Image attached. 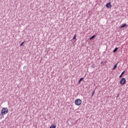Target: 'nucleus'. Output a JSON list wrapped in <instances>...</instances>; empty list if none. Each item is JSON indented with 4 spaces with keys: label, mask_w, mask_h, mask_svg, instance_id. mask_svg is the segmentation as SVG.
Segmentation results:
<instances>
[{
    "label": "nucleus",
    "mask_w": 128,
    "mask_h": 128,
    "mask_svg": "<svg viewBox=\"0 0 128 128\" xmlns=\"http://www.w3.org/2000/svg\"><path fill=\"white\" fill-rule=\"evenodd\" d=\"M8 112V108H3L1 110L0 114L2 116H6Z\"/></svg>",
    "instance_id": "obj_1"
},
{
    "label": "nucleus",
    "mask_w": 128,
    "mask_h": 128,
    "mask_svg": "<svg viewBox=\"0 0 128 128\" xmlns=\"http://www.w3.org/2000/svg\"><path fill=\"white\" fill-rule=\"evenodd\" d=\"M74 102L76 106H80L82 104V100L80 98L76 99L75 100Z\"/></svg>",
    "instance_id": "obj_2"
},
{
    "label": "nucleus",
    "mask_w": 128,
    "mask_h": 128,
    "mask_svg": "<svg viewBox=\"0 0 128 128\" xmlns=\"http://www.w3.org/2000/svg\"><path fill=\"white\" fill-rule=\"evenodd\" d=\"M126 80L125 78H122V80L120 81V84H126Z\"/></svg>",
    "instance_id": "obj_3"
},
{
    "label": "nucleus",
    "mask_w": 128,
    "mask_h": 128,
    "mask_svg": "<svg viewBox=\"0 0 128 128\" xmlns=\"http://www.w3.org/2000/svg\"><path fill=\"white\" fill-rule=\"evenodd\" d=\"M106 8H112V4H110V2H109L106 4Z\"/></svg>",
    "instance_id": "obj_4"
},
{
    "label": "nucleus",
    "mask_w": 128,
    "mask_h": 128,
    "mask_svg": "<svg viewBox=\"0 0 128 128\" xmlns=\"http://www.w3.org/2000/svg\"><path fill=\"white\" fill-rule=\"evenodd\" d=\"M126 26H128V24H124L123 25L120 26V28H126Z\"/></svg>",
    "instance_id": "obj_5"
},
{
    "label": "nucleus",
    "mask_w": 128,
    "mask_h": 128,
    "mask_svg": "<svg viewBox=\"0 0 128 128\" xmlns=\"http://www.w3.org/2000/svg\"><path fill=\"white\" fill-rule=\"evenodd\" d=\"M124 72H126L124 71L121 74L120 76V78H122V76H124Z\"/></svg>",
    "instance_id": "obj_6"
},
{
    "label": "nucleus",
    "mask_w": 128,
    "mask_h": 128,
    "mask_svg": "<svg viewBox=\"0 0 128 128\" xmlns=\"http://www.w3.org/2000/svg\"><path fill=\"white\" fill-rule=\"evenodd\" d=\"M118 48H114V50L113 52H114V53L116 52H118Z\"/></svg>",
    "instance_id": "obj_7"
},
{
    "label": "nucleus",
    "mask_w": 128,
    "mask_h": 128,
    "mask_svg": "<svg viewBox=\"0 0 128 128\" xmlns=\"http://www.w3.org/2000/svg\"><path fill=\"white\" fill-rule=\"evenodd\" d=\"M118 66V64H116L114 66L112 70H116V67Z\"/></svg>",
    "instance_id": "obj_8"
},
{
    "label": "nucleus",
    "mask_w": 128,
    "mask_h": 128,
    "mask_svg": "<svg viewBox=\"0 0 128 128\" xmlns=\"http://www.w3.org/2000/svg\"><path fill=\"white\" fill-rule=\"evenodd\" d=\"M84 80V78H80L78 81V84H80V82H82V80Z\"/></svg>",
    "instance_id": "obj_9"
},
{
    "label": "nucleus",
    "mask_w": 128,
    "mask_h": 128,
    "mask_svg": "<svg viewBox=\"0 0 128 128\" xmlns=\"http://www.w3.org/2000/svg\"><path fill=\"white\" fill-rule=\"evenodd\" d=\"M96 38V36L94 35L91 38H90V40H93V38Z\"/></svg>",
    "instance_id": "obj_10"
},
{
    "label": "nucleus",
    "mask_w": 128,
    "mask_h": 128,
    "mask_svg": "<svg viewBox=\"0 0 128 128\" xmlns=\"http://www.w3.org/2000/svg\"><path fill=\"white\" fill-rule=\"evenodd\" d=\"M24 44V42H22L20 44V46H23Z\"/></svg>",
    "instance_id": "obj_11"
},
{
    "label": "nucleus",
    "mask_w": 128,
    "mask_h": 128,
    "mask_svg": "<svg viewBox=\"0 0 128 128\" xmlns=\"http://www.w3.org/2000/svg\"><path fill=\"white\" fill-rule=\"evenodd\" d=\"M96 92V91L95 90H94V91H93L92 92V96H94V93Z\"/></svg>",
    "instance_id": "obj_12"
},
{
    "label": "nucleus",
    "mask_w": 128,
    "mask_h": 128,
    "mask_svg": "<svg viewBox=\"0 0 128 128\" xmlns=\"http://www.w3.org/2000/svg\"><path fill=\"white\" fill-rule=\"evenodd\" d=\"M76 35H74V38H73V40H76Z\"/></svg>",
    "instance_id": "obj_13"
},
{
    "label": "nucleus",
    "mask_w": 128,
    "mask_h": 128,
    "mask_svg": "<svg viewBox=\"0 0 128 128\" xmlns=\"http://www.w3.org/2000/svg\"><path fill=\"white\" fill-rule=\"evenodd\" d=\"M92 68H94V64H92Z\"/></svg>",
    "instance_id": "obj_14"
},
{
    "label": "nucleus",
    "mask_w": 128,
    "mask_h": 128,
    "mask_svg": "<svg viewBox=\"0 0 128 128\" xmlns=\"http://www.w3.org/2000/svg\"><path fill=\"white\" fill-rule=\"evenodd\" d=\"M104 64V62H101V64Z\"/></svg>",
    "instance_id": "obj_15"
}]
</instances>
